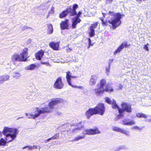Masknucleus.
<instances>
[{
    "label": "nucleus",
    "mask_w": 151,
    "mask_h": 151,
    "mask_svg": "<svg viewBox=\"0 0 151 151\" xmlns=\"http://www.w3.org/2000/svg\"><path fill=\"white\" fill-rule=\"evenodd\" d=\"M105 102L108 104L112 105L113 109L117 108L120 114H122L124 111L130 113L132 112V108L131 106L126 103H122L121 104L122 109H120L116 102L114 100H111L108 97H106L104 98Z\"/></svg>",
    "instance_id": "nucleus-1"
},
{
    "label": "nucleus",
    "mask_w": 151,
    "mask_h": 151,
    "mask_svg": "<svg viewBox=\"0 0 151 151\" xmlns=\"http://www.w3.org/2000/svg\"><path fill=\"white\" fill-rule=\"evenodd\" d=\"M98 88L94 89V92L97 96H100L105 91L111 92L114 90L109 84H106V81L104 79L101 80L100 83L97 84Z\"/></svg>",
    "instance_id": "nucleus-2"
},
{
    "label": "nucleus",
    "mask_w": 151,
    "mask_h": 151,
    "mask_svg": "<svg viewBox=\"0 0 151 151\" xmlns=\"http://www.w3.org/2000/svg\"><path fill=\"white\" fill-rule=\"evenodd\" d=\"M108 14H109V17L111 18L108 22L112 24V28L114 29L121 24V21L120 19L124 15L119 13H115L111 11L109 12Z\"/></svg>",
    "instance_id": "nucleus-3"
},
{
    "label": "nucleus",
    "mask_w": 151,
    "mask_h": 151,
    "mask_svg": "<svg viewBox=\"0 0 151 151\" xmlns=\"http://www.w3.org/2000/svg\"><path fill=\"white\" fill-rule=\"evenodd\" d=\"M105 111L104 105L103 104H98L95 108H91L88 109L86 112V115L88 119H89L92 115L98 114L101 115H103Z\"/></svg>",
    "instance_id": "nucleus-4"
},
{
    "label": "nucleus",
    "mask_w": 151,
    "mask_h": 151,
    "mask_svg": "<svg viewBox=\"0 0 151 151\" xmlns=\"http://www.w3.org/2000/svg\"><path fill=\"white\" fill-rule=\"evenodd\" d=\"M7 132L9 133L6 135V140L8 142H11L16 138L18 134V130L15 128L4 127L3 133V134H5Z\"/></svg>",
    "instance_id": "nucleus-5"
},
{
    "label": "nucleus",
    "mask_w": 151,
    "mask_h": 151,
    "mask_svg": "<svg viewBox=\"0 0 151 151\" xmlns=\"http://www.w3.org/2000/svg\"><path fill=\"white\" fill-rule=\"evenodd\" d=\"M28 49L25 48L23 49L22 53L20 54L15 53L12 55L11 61L13 64L16 65V62H18L26 61L28 57L27 56Z\"/></svg>",
    "instance_id": "nucleus-6"
},
{
    "label": "nucleus",
    "mask_w": 151,
    "mask_h": 151,
    "mask_svg": "<svg viewBox=\"0 0 151 151\" xmlns=\"http://www.w3.org/2000/svg\"><path fill=\"white\" fill-rule=\"evenodd\" d=\"M50 110L47 108H41L39 109L37 107L35 108L34 113H25L26 116H28L29 118L35 119L36 117H38L40 114L49 112Z\"/></svg>",
    "instance_id": "nucleus-7"
},
{
    "label": "nucleus",
    "mask_w": 151,
    "mask_h": 151,
    "mask_svg": "<svg viewBox=\"0 0 151 151\" xmlns=\"http://www.w3.org/2000/svg\"><path fill=\"white\" fill-rule=\"evenodd\" d=\"M63 99L61 98H57L55 99H53L49 103L48 106L49 107V108L47 107H44V108H47L50 110V111L49 113L51 112L52 111L51 109H53L55 107V106L58 104L59 102L63 101Z\"/></svg>",
    "instance_id": "nucleus-8"
},
{
    "label": "nucleus",
    "mask_w": 151,
    "mask_h": 151,
    "mask_svg": "<svg viewBox=\"0 0 151 151\" xmlns=\"http://www.w3.org/2000/svg\"><path fill=\"white\" fill-rule=\"evenodd\" d=\"M100 133V132L99 130L97 128L95 129H85L83 132V134L88 135H92L99 134Z\"/></svg>",
    "instance_id": "nucleus-9"
},
{
    "label": "nucleus",
    "mask_w": 151,
    "mask_h": 151,
    "mask_svg": "<svg viewBox=\"0 0 151 151\" xmlns=\"http://www.w3.org/2000/svg\"><path fill=\"white\" fill-rule=\"evenodd\" d=\"M64 86L63 83L62 78L60 77H58L55 81L54 85V88L57 89H62Z\"/></svg>",
    "instance_id": "nucleus-10"
},
{
    "label": "nucleus",
    "mask_w": 151,
    "mask_h": 151,
    "mask_svg": "<svg viewBox=\"0 0 151 151\" xmlns=\"http://www.w3.org/2000/svg\"><path fill=\"white\" fill-rule=\"evenodd\" d=\"M77 125V126H79L78 127H76L75 128L72 129L71 130V131L74 133H77L78 131L81 130L82 129L83 127L81 125V122H79L78 124H77V125L75 124H70V126H74Z\"/></svg>",
    "instance_id": "nucleus-11"
},
{
    "label": "nucleus",
    "mask_w": 151,
    "mask_h": 151,
    "mask_svg": "<svg viewBox=\"0 0 151 151\" xmlns=\"http://www.w3.org/2000/svg\"><path fill=\"white\" fill-rule=\"evenodd\" d=\"M78 7V5L77 4H75L73 6V9L71 7H68L67 8V11L70 12V15L72 16H73L77 14L76 11V9Z\"/></svg>",
    "instance_id": "nucleus-12"
},
{
    "label": "nucleus",
    "mask_w": 151,
    "mask_h": 151,
    "mask_svg": "<svg viewBox=\"0 0 151 151\" xmlns=\"http://www.w3.org/2000/svg\"><path fill=\"white\" fill-rule=\"evenodd\" d=\"M81 21V19L78 17H74L72 19V27L73 29L76 27V25L78 23H79Z\"/></svg>",
    "instance_id": "nucleus-13"
},
{
    "label": "nucleus",
    "mask_w": 151,
    "mask_h": 151,
    "mask_svg": "<svg viewBox=\"0 0 151 151\" xmlns=\"http://www.w3.org/2000/svg\"><path fill=\"white\" fill-rule=\"evenodd\" d=\"M128 47L127 42H124L122 43L117 48V49L114 52V54L115 55L117 53H119L121 51L124 47Z\"/></svg>",
    "instance_id": "nucleus-14"
},
{
    "label": "nucleus",
    "mask_w": 151,
    "mask_h": 151,
    "mask_svg": "<svg viewBox=\"0 0 151 151\" xmlns=\"http://www.w3.org/2000/svg\"><path fill=\"white\" fill-rule=\"evenodd\" d=\"M68 20L66 19L65 21L62 22L60 24L61 29L64 30L68 29L69 25L68 24Z\"/></svg>",
    "instance_id": "nucleus-15"
},
{
    "label": "nucleus",
    "mask_w": 151,
    "mask_h": 151,
    "mask_svg": "<svg viewBox=\"0 0 151 151\" xmlns=\"http://www.w3.org/2000/svg\"><path fill=\"white\" fill-rule=\"evenodd\" d=\"M123 124L127 125H132L135 124L134 120H130L129 119H124L122 120Z\"/></svg>",
    "instance_id": "nucleus-16"
},
{
    "label": "nucleus",
    "mask_w": 151,
    "mask_h": 151,
    "mask_svg": "<svg viewBox=\"0 0 151 151\" xmlns=\"http://www.w3.org/2000/svg\"><path fill=\"white\" fill-rule=\"evenodd\" d=\"M59 45V42H52L49 43V46L55 50H57L58 49Z\"/></svg>",
    "instance_id": "nucleus-17"
},
{
    "label": "nucleus",
    "mask_w": 151,
    "mask_h": 151,
    "mask_svg": "<svg viewBox=\"0 0 151 151\" xmlns=\"http://www.w3.org/2000/svg\"><path fill=\"white\" fill-rule=\"evenodd\" d=\"M98 78L97 76L95 75H92L90 80L89 84L92 86L95 85Z\"/></svg>",
    "instance_id": "nucleus-18"
},
{
    "label": "nucleus",
    "mask_w": 151,
    "mask_h": 151,
    "mask_svg": "<svg viewBox=\"0 0 151 151\" xmlns=\"http://www.w3.org/2000/svg\"><path fill=\"white\" fill-rule=\"evenodd\" d=\"M66 79L68 84L69 85H71V78L72 77L71 73L70 71L66 72Z\"/></svg>",
    "instance_id": "nucleus-19"
},
{
    "label": "nucleus",
    "mask_w": 151,
    "mask_h": 151,
    "mask_svg": "<svg viewBox=\"0 0 151 151\" xmlns=\"http://www.w3.org/2000/svg\"><path fill=\"white\" fill-rule=\"evenodd\" d=\"M44 54V52L41 50L39 51L36 54V58L37 60H40L41 58L43 56Z\"/></svg>",
    "instance_id": "nucleus-20"
},
{
    "label": "nucleus",
    "mask_w": 151,
    "mask_h": 151,
    "mask_svg": "<svg viewBox=\"0 0 151 151\" xmlns=\"http://www.w3.org/2000/svg\"><path fill=\"white\" fill-rule=\"evenodd\" d=\"M84 135V134H83ZM85 138V136L84 135H78L76 137H74V139H73L71 141L77 142L80 139H84Z\"/></svg>",
    "instance_id": "nucleus-21"
},
{
    "label": "nucleus",
    "mask_w": 151,
    "mask_h": 151,
    "mask_svg": "<svg viewBox=\"0 0 151 151\" xmlns=\"http://www.w3.org/2000/svg\"><path fill=\"white\" fill-rule=\"evenodd\" d=\"M9 78V76L6 75H3L0 76V83H3L4 81L8 80Z\"/></svg>",
    "instance_id": "nucleus-22"
},
{
    "label": "nucleus",
    "mask_w": 151,
    "mask_h": 151,
    "mask_svg": "<svg viewBox=\"0 0 151 151\" xmlns=\"http://www.w3.org/2000/svg\"><path fill=\"white\" fill-rule=\"evenodd\" d=\"M70 13V12L67 11V9L65 11H64L60 14L59 15V17L60 18H62L65 17L68 14Z\"/></svg>",
    "instance_id": "nucleus-23"
},
{
    "label": "nucleus",
    "mask_w": 151,
    "mask_h": 151,
    "mask_svg": "<svg viewBox=\"0 0 151 151\" xmlns=\"http://www.w3.org/2000/svg\"><path fill=\"white\" fill-rule=\"evenodd\" d=\"M21 76V75L17 72H14L12 75L13 77L16 79H19Z\"/></svg>",
    "instance_id": "nucleus-24"
},
{
    "label": "nucleus",
    "mask_w": 151,
    "mask_h": 151,
    "mask_svg": "<svg viewBox=\"0 0 151 151\" xmlns=\"http://www.w3.org/2000/svg\"><path fill=\"white\" fill-rule=\"evenodd\" d=\"M36 67L35 65L34 64H31L29 65L28 66L26 67L25 68V69L26 70H32L34 69Z\"/></svg>",
    "instance_id": "nucleus-25"
},
{
    "label": "nucleus",
    "mask_w": 151,
    "mask_h": 151,
    "mask_svg": "<svg viewBox=\"0 0 151 151\" xmlns=\"http://www.w3.org/2000/svg\"><path fill=\"white\" fill-rule=\"evenodd\" d=\"M48 33L49 34H51L52 33L53 31V28L52 25L51 24L48 25Z\"/></svg>",
    "instance_id": "nucleus-26"
},
{
    "label": "nucleus",
    "mask_w": 151,
    "mask_h": 151,
    "mask_svg": "<svg viewBox=\"0 0 151 151\" xmlns=\"http://www.w3.org/2000/svg\"><path fill=\"white\" fill-rule=\"evenodd\" d=\"M127 149V147L125 145H121L118 146L116 149L118 151H119L121 150H124Z\"/></svg>",
    "instance_id": "nucleus-27"
},
{
    "label": "nucleus",
    "mask_w": 151,
    "mask_h": 151,
    "mask_svg": "<svg viewBox=\"0 0 151 151\" xmlns=\"http://www.w3.org/2000/svg\"><path fill=\"white\" fill-rule=\"evenodd\" d=\"M113 130L115 131L121 132L122 129L116 126H114L112 127Z\"/></svg>",
    "instance_id": "nucleus-28"
},
{
    "label": "nucleus",
    "mask_w": 151,
    "mask_h": 151,
    "mask_svg": "<svg viewBox=\"0 0 151 151\" xmlns=\"http://www.w3.org/2000/svg\"><path fill=\"white\" fill-rule=\"evenodd\" d=\"M7 142L6 140H5L4 138H1L0 139V145H5Z\"/></svg>",
    "instance_id": "nucleus-29"
},
{
    "label": "nucleus",
    "mask_w": 151,
    "mask_h": 151,
    "mask_svg": "<svg viewBox=\"0 0 151 151\" xmlns=\"http://www.w3.org/2000/svg\"><path fill=\"white\" fill-rule=\"evenodd\" d=\"M90 32H89V34L90 37H92L94 36L95 35L94 30L93 29L90 28Z\"/></svg>",
    "instance_id": "nucleus-30"
},
{
    "label": "nucleus",
    "mask_w": 151,
    "mask_h": 151,
    "mask_svg": "<svg viewBox=\"0 0 151 151\" xmlns=\"http://www.w3.org/2000/svg\"><path fill=\"white\" fill-rule=\"evenodd\" d=\"M121 133L125 134L127 136L129 135L130 134L129 131L123 129H122Z\"/></svg>",
    "instance_id": "nucleus-31"
},
{
    "label": "nucleus",
    "mask_w": 151,
    "mask_h": 151,
    "mask_svg": "<svg viewBox=\"0 0 151 151\" xmlns=\"http://www.w3.org/2000/svg\"><path fill=\"white\" fill-rule=\"evenodd\" d=\"M98 25V23L96 22L94 23L93 24H92L91 26L90 27V28L93 29H94Z\"/></svg>",
    "instance_id": "nucleus-32"
},
{
    "label": "nucleus",
    "mask_w": 151,
    "mask_h": 151,
    "mask_svg": "<svg viewBox=\"0 0 151 151\" xmlns=\"http://www.w3.org/2000/svg\"><path fill=\"white\" fill-rule=\"evenodd\" d=\"M100 19L102 21V24L104 26H106L108 25V22L104 21L102 18H100Z\"/></svg>",
    "instance_id": "nucleus-33"
},
{
    "label": "nucleus",
    "mask_w": 151,
    "mask_h": 151,
    "mask_svg": "<svg viewBox=\"0 0 151 151\" xmlns=\"http://www.w3.org/2000/svg\"><path fill=\"white\" fill-rule=\"evenodd\" d=\"M70 86H71L72 87L74 88H78L80 89H82L83 88V87L82 86H76L75 85H73L71 84V85H70Z\"/></svg>",
    "instance_id": "nucleus-34"
},
{
    "label": "nucleus",
    "mask_w": 151,
    "mask_h": 151,
    "mask_svg": "<svg viewBox=\"0 0 151 151\" xmlns=\"http://www.w3.org/2000/svg\"><path fill=\"white\" fill-rule=\"evenodd\" d=\"M150 116L146 114H143L142 113L141 114V118H143L145 119H146L148 117H150Z\"/></svg>",
    "instance_id": "nucleus-35"
},
{
    "label": "nucleus",
    "mask_w": 151,
    "mask_h": 151,
    "mask_svg": "<svg viewBox=\"0 0 151 151\" xmlns=\"http://www.w3.org/2000/svg\"><path fill=\"white\" fill-rule=\"evenodd\" d=\"M132 129H136L138 130H140L142 129V128L141 127H139L137 126H134L132 127Z\"/></svg>",
    "instance_id": "nucleus-36"
},
{
    "label": "nucleus",
    "mask_w": 151,
    "mask_h": 151,
    "mask_svg": "<svg viewBox=\"0 0 151 151\" xmlns=\"http://www.w3.org/2000/svg\"><path fill=\"white\" fill-rule=\"evenodd\" d=\"M141 113H136V116L138 118H141Z\"/></svg>",
    "instance_id": "nucleus-37"
},
{
    "label": "nucleus",
    "mask_w": 151,
    "mask_h": 151,
    "mask_svg": "<svg viewBox=\"0 0 151 151\" xmlns=\"http://www.w3.org/2000/svg\"><path fill=\"white\" fill-rule=\"evenodd\" d=\"M31 147V146H26L23 147L22 148V149H25L27 148V149L28 150H31V148H30V149Z\"/></svg>",
    "instance_id": "nucleus-38"
},
{
    "label": "nucleus",
    "mask_w": 151,
    "mask_h": 151,
    "mask_svg": "<svg viewBox=\"0 0 151 151\" xmlns=\"http://www.w3.org/2000/svg\"><path fill=\"white\" fill-rule=\"evenodd\" d=\"M58 136L57 134H56L55 136L52 137L51 138H51V139H56L58 138Z\"/></svg>",
    "instance_id": "nucleus-39"
},
{
    "label": "nucleus",
    "mask_w": 151,
    "mask_h": 151,
    "mask_svg": "<svg viewBox=\"0 0 151 151\" xmlns=\"http://www.w3.org/2000/svg\"><path fill=\"white\" fill-rule=\"evenodd\" d=\"M37 146L35 145H34L32 146H31V147L30 149L31 148V150H32V149H37Z\"/></svg>",
    "instance_id": "nucleus-40"
},
{
    "label": "nucleus",
    "mask_w": 151,
    "mask_h": 151,
    "mask_svg": "<svg viewBox=\"0 0 151 151\" xmlns=\"http://www.w3.org/2000/svg\"><path fill=\"white\" fill-rule=\"evenodd\" d=\"M82 14V12L81 11H79L78 13L77 14L76 16H75V17H78L79 18L80 17L81 14Z\"/></svg>",
    "instance_id": "nucleus-41"
},
{
    "label": "nucleus",
    "mask_w": 151,
    "mask_h": 151,
    "mask_svg": "<svg viewBox=\"0 0 151 151\" xmlns=\"http://www.w3.org/2000/svg\"><path fill=\"white\" fill-rule=\"evenodd\" d=\"M113 61V59H110L109 60V67L110 66L111 64V63H112Z\"/></svg>",
    "instance_id": "nucleus-42"
},
{
    "label": "nucleus",
    "mask_w": 151,
    "mask_h": 151,
    "mask_svg": "<svg viewBox=\"0 0 151 151\" xmlns=\"http://www.w3.org/2000/svg\"><path fill=\"white\" fill-rule=\"evenodd\" d=\"M41 63L43 65H50L49 63L48 62H44L42 61H41Z\"/></svg>",
    "instance_id": "nucleus-43"
},
{
    "label": "nucleus",
    "mask_w": 151,
    "mask_h": 151,
    "mask_svg": "<svg viewBox=\"0 0 151 151\" xmlns=\"http://www.w3.org/2000/svg\"><path fill=\"white\" fill-rule=\"evenodd\" d=\"M69 124L68 123L66 124H64L63 125V127L64 128H66L67 127H69Z\"/></svg>",
    "instance_id": "nucleus-44"
},
{
    "label": "nucleus",
    "mask_w": 151,
    "mask_h": 151,
    "mask_svg": "<svg viewBox=\"0 0 151 151\" xmlns=\"http://www.w3.org/2000/svg\"><path fill=\"white\" fill-rule=\"evenodd\" d=\"M110 70V67L109 66V67H106V70L108 72H109Z\"/></svg>",
    "instance_id": "nucleus-45"
},
{
    "label": "nucleus",
    "mask_w": 151,
    "mask_h": 151,
    "mask_svg": "<svg viewBox=\"0 0 151 151\" xmlns=\"http://www.w3.org/2000/svg\"><path fill=\"white\" fill-rule=\"evenodd\" d=\"M144 49L146 50L147 51L149 50V49L148 48V47L147 46V45H145L144 47Z\"/></svg>",
    "instance_id": "nucleus-46"
},
{
    "label": "nucleus",
    "mask_w": 151,
    "mask_h": 151,
    "mask_svg": "<svg viewBox=\"0 0 151 151\" xmlns=\"http://www.w3.org/2000/svg\"><path fill=\"white\" fill-rule=\"evenodd\" d=\"M88 40V42H89V44L91 45V46H92L93 45V44H91V39L90 38H89Z\"/></svg>",
    "instance_id": "nucleus-47"
},
{
    "label": "nucleus",
    "mask_w": 151,
    "mask_h": 151,
    "mask_svg": "<svg viewBox=\"0 0 151 151\" xmlns=\"http://www.w3.org/2000/svg\"><path fill=\"white\" fill-rule=\"evenodd\" d=\"M28 28H29L30 27H28L26 26H23V28L22 29L23 30H24V29H28Z\"/></svg>",
    "instance_id": "nucleus-48"
},
{
    "label": "nucleus",
    "mask_w": 151,
    "mask_h": 151,
    "mask_svg": "<svg viewBox=\"0 0 151 151\" xmlns=\"http://www.w3.org/2000/svg\"><path fill=\"white\" fill-rule=\"evenodd\" d=\"M145 121L147 122H151V118L147 119H146Z\"/></svg>",
    "instance_id": "nucleus-49"
},
{
    "label": "nucleus",
    "mask_w": 151,
    "mask_h": 151,
    "mask_svg": "<svg viewBox=\"0 0 151 151\" xmlns=\"http://www.w3.org/2000/svg\"><path fill=\"white\" fill-rule=\"evenodd\" d=\"M51 139V138H50L48 139L45 140V143H47V142L50 141Z\"/></svg>",
    "instance_id": "nucleus-50"
},
{
    "label": "nucleus",
    "mask_w": 151,
    "mask_h": 151,
    "mask_svg": "<svg viewBox=\"0 0 151 151\" xmlns=\"http://www.w3.org/2000/svg\"><path fill=\"white\" fill-rule=\"evenodd\" d=\"M78 78V77L77 76H72L71 77V78Z\"/></svg>",
    "instance_id": "nucleus-51"
},
{
    "label": "nucleus",
    "mask_w": 151,
    "mask_h": 151,
    "mask_svg": "<svg viewBox=\"0 0 151 151\" xmlns=\"http://www.w3.org/2000/svg\"><path fill=\"white\" fill-rule=\"evenodd\" d=\"M107 0L109 1V3L110 4L111 3L112 1V0Z\"/></svg>",
    "instance_id": "nucleus-52"
},
{
    "label": "nucleus",
    "mask_w": 151,
    "mask_h": 151,
    "mask_svg": "<svg viewBox=\"0 0 151 151\" xmlns=\"http://www.w3.org/2000/svg\"><path fill=\"white\" fill-rule=\"evenodd\" d=\"M73 61L74 62H77L78 61V60H77L75 59V60H73Z\"/></svg>",
    "instance_id": "nucleus-53"
},
{
    "label": "nucleus",
    "mask_w": 151,
    "mask_h": 151,
    "mask_svg": "<svg viewBox=\"0 0 151 151\" xmlns=\"http://www.w3.org/2000/svg\"><path fill=\"white\" fill-rule=\"evenodd\" d=\"M91 46V45H90L89 44H88V48H89L90 47V46Z\"/></svg>",
    "instance_id": "nucleus-54"
},
{
    "label": "nucleus",
    "mask_w": 151,
    "mask_h": 151,
    "mask_svg": "<svg viewBox=\"0 0 151 151\" xmlns=\"http://www.w3.org/2000/svg\"><path fill=\"white\" fill-rule=\"evenodd\" d=\"M122 85H120V86H119V88L121 89H122Z\"/></svg>",
    "instance_id": "nucleus-55"
},
{
    "label": "nucleus",
    "mask_w": 151,
    "mask_h": 151,
    "mask_svg": "<svg viewBox=\"0 0 151 151\" xmlns=\"http://www.w3.org/2000/svg\"><path fill=\"white\" fill-rule=\"evenodd\" d=\"M102 14L103 15V17H105V14H104V13H102Z\"/></svg>",
    "instance_id": "nucleus-56"
},
{
    "label": "nucleus",
    "mask_w": 151,
    "mask_h": 151,
    "mask_svg": "<svg viewBox=\"0 0 151 151\" xmlns=\"http://www.w3.org/2000/svg\"><path fill=\"white\" fill-rule=\"evenodd\" d=\"M1 135H2L1 132L0 131V136H1Z\"/></svg>",
    "instance_id": "nucleus-57"
},
{
    "label": "nucleus",
    "mask_w": 151,
    "mask_h": 151,
    "mask_svg": "<svg viewBox=\"0 0 151 151\" xmlns=\"http://www.w3.org/2000/svg\"><path fill=\"white\" fill-rule=\"evenodd\" d=\"M23 118V117H19V118H18V119H19L20 118Z\"/></svg>",
    "instance_id": "nucleus-58"
},
{
    "label": "nucleus",
    "mask_w": 151,
    "mask_h": 151,
    "mask_svg": "<svg viewBox=\"0 0 151 151\" xmlns=\"http://www.w3.org/2000/svg\"><path fill=\"white\" fill-rule=\"evenodd\" d=\"M53 9H54L53 7H52V10Z\"/></svg>",
    "instance_id": "nucleus-59"
},
{
    "label": "nucleus",
    "mask_w": 151,
    "mask_h": 151,
    "mask_svg": "<svg viewBox=\"0 0 151 151\" xmlns=\"http://www.w3.org/2000/svg\"><path fill=\"white\" fill-rule=\"evenodd\" d=\"M40 147H39V148H38V149H40Z\"/></svg>",
    "instance_id": "nucleus-60"
}]
</instances>
